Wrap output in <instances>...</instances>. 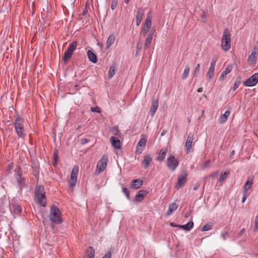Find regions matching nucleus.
I'll use <instances>...</instances> for the list:
<instances>
[{
  "label": "nucleus",
  "mask_w": 258,
  "mask_h": 258,
  "mask_svg": "<svg viewBox=\"0 0 258 258\" xmlns=\"http://www.w3.org/2000/svg\"><path fill=\"white\" fill-rule=\"evenodd\" d=\"M24 122V120L23 118L17 117L14 123L17 134L21 138H24L26 136Z\"/></svg>",
  "instance_id": "obj_1"
},
{
  "label": "nucleus",
  "mask_w": 258,
  "mask_h": 258,
  "mask_svg": "<svg viewBox=\"0 0 258 258\" xmlns=\"http://www.w3.org/2000/svg\"><path fill=\"white\" fill-rule=\"evenodd\" d=\"M60 215L61 212L59 209L55 206H53L50 210V220L53 223L60 224L62 222Z\"/></svg>",
  "instance_id": "obj_2"
},
{
  "label": "nucleus",
  "mask_w": 258,
  "mask_h": 258,
  "mask_svg": "<svg viewBox=\"0 0 258 258\" xmlns=\"http://www.w3.org/2000/svg\"><path fill=\"white\" fill-rule=\"evenodd\" d=\"M36 200L38 203L43 207L46 205L45 192L41 185L37 186L35 190Z\"/></svg>",
  "instance_id": "obj_3"
},
{
  "label": "nucleus",
  "mask_w": 258,
  "mask_h": 258,
  "mask_svg": "<svg viewBox=\"0 0 258 258\" xmlns=\"http://www.w3.org/2000/svg\"><path fill=\"white\" fill-rule=\"evenodd\" d=\"M231 46V35L228 30H225L221 39V47L225 51H228Z\"/></svg>",
  "instance_id": "obj_4"
},
{
  "label": "nucleus",
  "mask_w": 258,
  "mask_h": 258,
  "mask_svg": "<svg viewBox=\"0 0 258 258\" xmlns=\"http://www.w3.org/2000/svg\"><path fill=\"white\" fill-rule=\"evenodd\" d=\"M107 162V156L106 155H103L101 159L97 163L95 171V174L96 175H99L105 169Z\"/></svg>",
  "instance_id": "obj_5"
},
{
  "label": "nucleus",
  "mask_w": 258,
  "mask_h": 258,
  "mask_svg": "<svg viewBox=\"0 0 258 258\" xmlns=\"http://www.w3.org/2000/svg\"><path fill=\"white\" fill-rule=\"evenodd\" d=\"M77 42L73 41L69 46L67 50L64 52L62 60L64 62L68 61L72 56L74 51L76 49Z\"/></svg>",
  "instance_id": "obj_6"
},
{
  "label": "nucleus",
  "mask_w": 258,
  "mask_h": 258,
  "mask_svg": "<svg viewBox=\"0 0 258 258\" xmlns=\"http://www.w3.org/2000/svg\"><path fill=\"white\" fill-rule=\"evenodd\" d=\"M178 161L174 156H170L167 159V166L172 171H174L178 165Z\"/></svg>",
  "instance_id": "obj_7"
},
{
  "label": "nucleus",
  "mask_w": 258,
  "mask_h": 258,
  "mask_svg": "<svg viewBox=\"0 0 258 258\" xmlns=\"http://www.w3.org/2000/svg\"><path fill=\"white\" fill-rule=\"evenodd\" d=\"M10 202L5 196L0 198V212L4 213L9 209Z\"/></svg>",
  "instance_id": "obj_8"
},
{
  "label": "nucleus",
  "mask_w": 258,
  "mask_h": 258,
  "mask_svg": "<svg viewBox=\"0 0 258 258\" xmlns=\"http://www.w3.org/2000/svg\"><path fill=\"white\" fill-rule=\"evenodd\" d=\"M147 142V139L144 136H142V138L139 141L136 146V152L137 154H140L144 150Z\"/></svg>",
  "instance_id": "obj_9"
},
{
  "label": "nucleus",
  "mask_w": 258,
  "mask_h": 258,
  "mask_svg": "<svg viewBox=\"0 0 258 258\" xmlns=\"http://www.w3.org/2000/svg\"><path fill=\"white\" fill-rule=\"evenodd\" d=\"M258 82V73H255L247 79L244 82V85L247 87L255 86Z\"/></svg>",
  "instance_id": "obj_10"
},
{
  "label": "nucleus",
  "mask_w": 258,
  "mask_h": 258,
  "mask_svg": "<svg viewBox=\"0 0 258 258\" xmlns=\"http://www.w3.org/2000/svg\"><path fill=\"white\" fill-rule=\"evenodd\" d=\"M216 61H217L216 58H214L212 60L210 67L209 68L208 71L206 74V77L208 80H211L213 77Z\"/></svg>",
  "instance_id": "obj_11"
},
{
  "label": "nucleus",
  "mask_w": 258,
  "mask_h": 258,
  "mask_svg": "<svg viewBox=\"0 0 258 258\" xmlns=\"http://www.w3.org/2000/svg\"><path fill=\"white\" fill-rule=\"evenodd\" d=\"M187 174L186 173H183L179 175L178 177L177 182L175 185L176 189H179L182 186H183L186 181V177Z\"/></svg>",
  "instance_id": "obj_12"
},
{
  "label": "nucleus",
  "mask_w": 258,
  "mask_h": 258,
  "mask_svg": "<svg viewBox=\"0 0 258 258\" xmlns=\"http://www.w3.org/2000/svg\"><path fill=\"white\" fill-rule=\"evenodd\" d=\"M193 140V135L189 134L187 137L185 145L186 153H188L191 149Z\"/></svg>",
  "instance_id": "obj_13"
},
{
  "label": "nucleus",
  "mask_w": 258,
  "mask_h": 258,
  "mask_svg": "<svg viewBox=\"0 0 258 258\" xmlns=\"http://www.w3.org/2000/svg\"><path fill=\"white\" fill-rule=\"evenodd\" d=\"M154 33V31L151 30L148 34L144 46L145 49H148L150 47Z\"/></svg>",
  "instance_id": "obj_14"
},
{
  "label": "nucleus",
  "mask_w": 258,
  "mask_h": 258,
  "mask_svg": "<svg viewBox=\"0 0 258 258\" xmlns=\"http://www.w3.org/2000/svg\"><path fill=\"white\" fill-rule=\"evenodd\" d=\"M158 101L156 98H153L152 102V105L150 109V113L151 116H154L155 113L158 109Z\"/></svg>",
  "instance_id": "obj_15"
},
{
  "label": "nucleus",
  "mask_w": 258,
  "mask_h": 258,
  "mask_svg": "<svg viewBox=\"0 0 258 258\" xmlns=\"http://www.w3.org/2000/svg\"><path fill=\"white\" fill-rule=\"evenodd\" d=\"M95 249L93 247L90 246L86 250L85 254L83 258H94Z\"/></svg>",
  "instance_id": "obj_16"
},
{
  "label": "nucleus",
  "mask_w": 258,
  "mask_h": 258,
  "mask_svg": "<svg viewBox=\"0 0 258 258\" xmlns=\"http://www.w3.org/2000/svg\"><path fill=\"white\" fill-rule=\"evenodd\" d=\"M233 68V67L232 65L229 64L226 68L225 69V71L222 72L220 77V80L223 81L224 80L225 78L226 77V76L231 72Z\"/></svg>",
  "instance_id": "obj_17"
},
{
  "label": "nucleus",
  "mask_w": 258,
  "mask_h": 258,
  "mask_svg": "<svg viewBox=\"0 0 258 258\" xmlns=\"http://www.w3.org/2000/svg\"><path fill=\"white\" fill-rule=\"evenodd\" d=\"M253 178L248 177L246 182L243 186L244 192L247 193V191L251 187L253 184Z\"/></svg>",
  "instance_id": "obj_18"
},
{
  "label": "nucleus",
  "mask_w": 258,
  "mask_h": 258,
  "mask_svg": "<svg viewBox=\"0 0 258 258\" xmlns=\"http://www.w3.org/2000/svg\"><path fill=\"white\" fill-rule=\"evenodd\" d=\"M144 15V11L142 9H139L136 15V25L139 26L142 22L143 16Z\"/></svg>",
  "instance_id": "obj_19"
},
{
  "label": "nucleus",
  "mask_w": 258,
  "mask_h": 258,
  "mask_svg": "<svg viewBox=\"0 0 258 258\" xmlns=\"http://www.w3.org/2000/svg\"><path fill=\"white\" fill-rule=\"evenodd\" d=\"M167 152V149H161L156 158V160L158 161H163L166 157Z\"/></svg>",
  "instance_id": "obj_20"
},
{
  "label": "nucleus",
  "mask_w": 258,
  "mask_h": 258,
  "mask_svg": "<svg viewBox=\"0 0 258 258\" xmlns=\"http://www.w3.org/2000/svg\"><path fill=\"white\" fill-rule=\"evenodd\" d=\"M110 142L111 143L112 146L116 148V149H119L121 147L120 146V142L119 140L117 139L116 138H115L114 137H112L110 139Z\"/></svg>",
  "instance_id": "obj_21"
},
{
  "label": "nucleus",
  "mask_w": 258,
  "mask_h": 258,
  "mask_svg": "<svg viewBox=\"0 0 258 258\" xmlns=\"http://www.w3.org/2000/svg\"><path fill=\"white\" fill-rule=\"evenodd\" d=\"M87 56L89 60L93 63H96L97 58L96 54L92 51L89 50L87 51Z\"/></svg>",
  "instance_id": "obj_22"
},
{
  "label": "nucleus",
  "mask_w": 258,
  "mask_h": 258,
  "mask_svg": "<svg viewBox=\"0 0 258 258\" xmlns=\"http://www.w3.org/2000/svg\"><path fill=\"white\" fill-rule=\"evenodd\" d=\"M147 194V192L146 190H140L138 194L136 195L135 197V200L136 202H140L141 201L144 196H145Z\"/></svg>",
  "instance_id": "obj_23"
},
{
  "label": "nucleus",
  "mask_w": 258,
  "mask_h": 258,
  "mask_svg": "<svg viewBox=\"0 0 258 258\" xmlns=\"http://www.w3.org/2000/svg\"><path fill=\"white\" fill-rule=\"evenodd\" d=\"M178 208V205L176 203H173L169 205L168 209L167 211L166 215L167 216L170 215L173 212H174Z\"/></svg>",
  "instance_id": "obj_24"
},
{
  "label": "nucleus",
  "mask_w": 258,
  "mask_h": 258,
  "mask_svg": "<svg viewBox=\"0 0 258 258\" xmlns=\"http://www.w3.org/2000/svg\"><path fill=\"white\" fill-rule=\"evenodd\" d=\"M151 21H152V16L151 14L149 12L147 16V18L145 20V23L144 24V27L150 29L151 27Z\"/></svg>",
  "instance_id": "obj_25"
},
{
  "label": "nucleus",
  "mask_w": 258,
  "mask_h": 258,
  "mask_svg": "<svg viewBox=\"0 0 258 258\" xmlns=\"http://www.w3.org/2000/svg\"><path fill=\"white\" fill-rule=\"evenodd\" d=\"M9 209L12 212L13 211L14 213L17 215L20 214L22 211L21 208L18 205L16 204H12L9 207Z\"/></svg>",
  "instance_id": "obj_26"
},
{
  "label": "nucleus",
  "mask_w": 258,
  "mask_h": 258,
  "mask_svg": "<svg viewBox=\"0 0 258 258\" xmlns=\"http://www.w3.org/2000/svg\"><path fill=\"white\" fill-rule=\"evenodd\" d=\"M230 112L229 110L226 111L223 114H222L220 116L219 120V122L220 123H223L227 121L228 117L230 115Z\"/></svg>",
  "instance_id": "obj_27"
},
{
  "label": "nucleus",
  "mask_w": 258,
  "mask_h": 258,
  "mask_svg": "<svg viewBox=\"0 0 258 258\" xmlns=\"http://www.w3.org/2000/svg\"><path fill=\"white\" fill-rule=\"evenodd\" d=\"M152 159L150 155H147L145 156L144 159L142 161V164L143 165L145 169H146L148 167L149 164L152 161Z\"/></svg>",
  "instance_id": "obj_28"
},
{
  "label": "nucleus",
  "mask_w": 258,
  "mask_h": 258,
  "mask_svg": "<svg viewBox=\"0 0 258 258\" xmlns=\"http://www.w3.org/2000/svg\"><path fill=\"white\" fill-rule=\"evenodd\" d=\"M17 171V174L16 175V178L19 184L21 186L23 184V181L21 179L20 175L21 173V168L20 166H18L17 169H15Z\"/></svg>",
  "instance_id": "obj_29"
},
{
  "label": "nucleus",
  "mask_w": 258,
  "mask_h": 258,
  "mask_svg": "<svg viewBox=\"0 0 258 258\" xmlns=\"http://www.w3.org/2000/svg\"><path fill=\"white\" fill-rule=\"evenodd\" d=\"M143 184V182L140 179H135L132 181V187L134 188H139Z\"/></svg>",
  "instance_id": "obj_30"
},
{
  "label": "nucleus",
  "mask_w": 258,
  "mask_h": 258,
  "mask_svg": "<svg viewBox=\"0 0 258 258\" xmlns=\"http://www.w3.org/2000/svg\"><path fill=\"white\" fill-rule=\"evenodd\" d=\"M194 226V223L191 221L189 222L185 225H179L178 227H180L181 229H183L186 231H189Z\"/></svg>",
  "instance_id": "obj_31"
},
{
  "label": "nucleus",
  "mask_w": 258,
  "mask_h": 258,
  "mask_svg": "<svg viewBox=\"0 0 258 258\" xmlns=\"http://www.w3.org/2000/svg\"><path fill=\"white\" fill-rule=\"evenodd\" d=\"M115 40V37L114 35H110L109 36L106 42V47L109 48L111 45L114 43Z\"/></svg>",
  "instance_id": "obj_32"
},
{
  "label": "nucleus",
  "mask_w": 258,
  "mask_h": 258,
  "mask_svg": "<svg viewBox=\"0 0 258 258\" xmlns=\"http://www.w3.org/2000/svg\"><path fill=\"white\" fill-rule=\"evenodd\" d=\"M79 168L77 166H75L72 171L71 178L76 179H77V175L78 174Z\"/></svg>",
  "instance_id": "obj_33"
},
{
  "label": "nucleus",
  "mask_w": 258,
  "mask_h": 258,
  "mask_svg": "<svg viewBox=\"0 0 258 258\" xmlns=\"http://www.w3.org/2000/svg\"><path fill=\"white\" fill-rule=\"evenodd\" d=\"M256 52H252L248 58V62L249 64H252L254 63L256 59Z\"/></svg>",
  "instance_id": "obj_34"
},
{
  "label": "nucleus",
  "mask_w": 258,
  "mask_h": 258,
  "mask_svg": "<svg viewBox=\"0 0 258 258\" xmlns=\"http://www.w3.org/2000/svg\"><path fill=\"white\" fill-rule=\"evenodd\" d=\"M116 71V67L115 66H112L110 67L108 72V77L111 79L115 75Z\"/></svg>",
  "instance_id": "obj_35"
},
{
  "label": "nucleus",
  "mask_w": 258,
  "mask_h": 258,
  "mask_svg": "<svg viewBox=\"0 0 258 258\" xmlns=\"http://www.w3.org/2000/svg\"><path fill=\"white\" fill-rule=\"evenodd\" d=\"M190 71V68L188 66H186L185 67L184 70L183 71V73L182 75V79L183 80H184L186 79L189 75Z\"/></svg>",
  "instance_id": "obj_36"
},
{
  "label": "nucleus",
  "mask_w": 258,
  "mask_h": 258,
  "mask_svg": "<svg viewBox=\"0 0 258 258\" xmlns=\"http://www.w3.org/2000/svg\"><path fill=\"white\" fill-rule=\"evenodd\" d=\"M228 174H229L228 171H225L224 173H222L220 175V178L219 179V181L220 182H222L223 181H224L227 177Z\"/></svg>",
  "instance_id": "obj_37"
},
{
  "label": "nucleus",
  "mask_w": 258,
  "mask_h": 258,
  "mask_svg": "<svg viewBox=\"0 0 258 258\" xmlns=\"http://www.w3.org/2000/svg\"><path fill=\"white\" fill-rule=\"evenodd\" d=\"M200 64H198L197 65V66L196 67V68H195V70H194L192 74L194 77L198 76V75L200 73Z\"/></svg>",
  "instance_id": "obj_38"
},
{
  "label": "nucleus",
  "mask_w": 258,
  "mask_h": 258,
  "mask_svg": "<svg viewBox=\"0 0 258 258\" xmlns=\"http://www.w3.org/2000/svg\"><path fill=\"white\" fill-rule=\"evenodd\" d=\"M213 226V224L211 223H209L205 225L202 229V231H207L211 229Z\"/></svg>",
  "instance_id": "obj_39"
},
{
  "label": "nucleus",
  "mask_w": 258,
  "mask_h": 258,
  "mask_svg": "<svg viewBox=\"0 0 258 258\" xmlns=\"http://www.w3.org/2000/svg\"><path fill=\"white\" fill-rule=\"evenodd\" d=\"M150 29L147 28L143 26L141 31V33L143 34L144 36H146L149 31Z\"/></svg>",
  "instance_id": "obj_40"
},
{
  "label": "nucleus",
  "mask_w": 258,
  "mask_h": 258,
  "mask_svg": "<svg viewBox=\"0 0 258 258\" xmlns=\"http://www.w3.org/2000/svg\"><path fill=\"white\" fill-rule=\"evenodd\" d=\"M210 163V160H207L205 162V163H204L202 165V166H201L202 169L204 170L205 169H206L209 165Z\"/></svg>",
  "instance_id": "obj_41"
},
{
  "label": "nucleus",
  "mask_w": 258,
  "mask_h": 258,
  "mask_svg": "<svg viewBox=\"0 0 258 258\" xmlns=\"http://www.w3.org/2000/svg\"><path fill=\"white\" fill-rule=\"evenodd\" d=\"M258 229V215L256 216L255 219V222H254V227L253 230L254 231H257Z\"/></svg>",
  "instance_id": "obj_42"
},
{
  "label": "nucleus",
  "mask_w": 258,
  "mask_h": 258,
  "mask_svg": "<svg viewBox=\"0 0 258 258\" xmlns=\"http://www.w3.org/2000/svg\"><path fill=\"white\" fill-rule=\"evenodd\" d=\"M122 192L126 196L127 199H130V194L127 189L125 187L122 188Z\"/></svg>",
  "instance_id": "obj_43"
},
{
  "label": "nucleus",
  "mask_w": 258,
  "mask_h": 258,
  "mask_svg": "<svg viewBox=\"0 0 258 258\" xmlns=\"http://www.w3.org/2000/svg\"><path fill=\"white\" fill-rule=\"evenodd\" d=\"M77 179L71 178L70 180V184L71 186H74L76 185L77 183Z\"/></svg>",
  "instance_id": "obj_44"
},
{
  "label": "nucleus",
  "mask_w": 258,
  "mask_h": 258,
  "mask_svg": "<svg viewBox=\"0 0 258 258\" xmlns=\"http://www.w3.org/2000/svg\"><path fill=\"white\" fill-rule=\"evenodd\" d=\"M117 6V1L114 0L113 1L111 4V8L112 10H114Z\"/></svg>",
  "instance_id": "obj_45"
},
{
  "label": "nucleus",
  "mask_w": 258,
  "mask_h": 258,
  "mask_svg": "<svg viewBox=\"0 0 258 258\" xmlns=\"http://www.w3.org/2000/svg\"><path fill=\"white\" fill-rule=\"evenodd\" d=\"M228 232L227 231H224L221 233V237L223 238L224 240H225L226 239V236L228 235Z\"/></svg>",
  "instance_id": "obj_46"
},
{
  "label": "nucleus",
  "mask_w": 258,
  "mask_h": 258,
  "mask_svg": "<svg viewBox=\"0 0 258 258\" xmlns=\"http://www.w3.org/2000/svg\"><path fill=\"white\" fill-rule=\"evenodd\" d=\"M112 132L115 136H118L119 135V132H118V131L117 130V129L116 127L112 128Z\"/></svg>",
  "instance_id": "obj_47"
},
{
  "label": "nucleus",
  "mask_w": 258,
  "mask_h": 258,
  "mask_svg": "<svg viewBox=\"0 0 258 258\" xmlns=\"http://www.w3.org/2000/svg\"><path fill=\"white\" fill-rule=\"evenodd\" d=\"M89 142V140L87 139H82L81 140V143L82 145H85Z\"/></svg>",
  "instance_id": "obj_48"
},
{
  "label": "nucleus",
  "mask_w": 258,
  "mask_h": 258,
  "mask_svg": "<svg viewBox=\"0 0 258 258\" xmlns=\"http://www.w3.org/2000/svg\"><path fill=\"white\" fill-rule=\"evenodd\" d=\"M247 193L244 192V195L243 196L242 199V203H244L247 199Z\"/></svg>",
  "instance_id": "obj_49"
},
{
  "label": "nucleus",
  "mask_w": 258,
  "mask_h": 258,
  "mask_svg": "<svg viewBox=\"0 0 258 258\" xmlns=\"http://www.w3.org/2000/svg\"><path fill=\"white\" fill-rule=\"evenodd\" d=\"M91 110L92 112H100V109L98 107H91Z\"/></svg>",
  "instance_id": "obj_50"
},
{
  "label": "nucleus",
  "mask_w": 258,
  "mask_h": 258,
  "mask_svg": "<svg viewBox=\"0 0 258 258\" xmlns=\"http://www.w3.org/2000/svg\"><path fill=\"white\" fill-rule=\"evenodd\" d=\"M239 83L238 82H235L234 84V86L233 87V90L234 91L239 86Z\"/></svg>",
  "instance_id": "obj_51"
},
{
  "label": "nucleus",
  "mask_w": 258,
  "mask_h": 258,
  "mask_svg": "<svg viewBox=\"0 0 258 258\" xmlns=\"http://www.w3.org/2000/svg\"><path fill=\"white\" fill-rule=\"evenodd\" d=\"M111 254L110 252H108L106 253L102 258H111Z\"/></svg>",
  "instance_id": "obj_52"
},
{
  "label": "nucleus",
  "mask_w": 258,
  "mask_h": 258,
  "mask_svg": "<svg viewBox=\"0 0 258 258\" xmlns=\"http://www.w3.org/2000/svg\"><path fill=\"white\" fill-rule=\"evenodd\" d=\"M218 172L217 171V172H213L209 176H211V177H217L218 176Z\"/></svg>",
  "instance_id": "obj_53"
},
{
  "label": "nucleus",
  "mask_w": 258,
  "mask_h": 258,
  "mask_svg": "<svg viewBox=\"0 0 258 258\" xmlns=\"http://www.w3.org/2000/svg\"><path fill=\"white\" fill-rule=\"evenodd\" d=\"M57 157H58L57 153L55 152L54 153V160H55L54 163V164H55L56 163Z\"/></svg>",
  "instance_id": "obj_54"
},
{
  "label": "nucleus",
  "mask_w": 258,
  "mask_h": 258,
  "mask_svg": "<svg viewBox=\"0 0 258 258\" xmlns=\"http://www.w3.org/2000/svg\"><path fill=\"white\" fill-rule=\"evenodd\" d=\"M200 187V184L198 183H197L194 187V190H196L197 189H198L199 188V187Z\"/></svg>",
  "instance_id": "obj_55"
},
{
  "label": "nucleus",
  "mask_w": 258,
  "mask_h": 258,
  "mask_svg": "<svg viewBox=\"0 0 258 258\" xmlns=\"http://www.w3.org/2000/svg\"><path fill=\"white\" fill-rule=\"evenodd\" d=\"M141 49V45H140L139 44H138L137 46V52H136L138 53V51H139Z\"/></svg>",
  "instance_id": "obj_56"
},
{
  "label": "nucleus",
  "mask_w": 258,
  "mask_h": 258,
  "mask_svg": "<svg viewBox=\"0 0 258 258\" xmlns=\"http://www.w3.org/2000/svg\"><path fill=\"white\" fill-rule=\"evenodd\" d=\"M245 229H244V228H242V229L240 230V232H239V236L242 235L243 234V233L245 232Z\"/></svg>",
  "instance_id": "obj_57"
},
{
  "label": "nucleus",
  "mask_w": 258,
  "mask_h": 258,
  "mask_svg": "<svg viewBox=\"0 0 258 258\" xmlns=\"http://www.w3.org/2000/svg\"><path fill=\"white\" fill-rule=\"evenodd\" d=\"M203 88H199L198 89V92H202L203 91Z\"/></svg>",
  "instance_id": "obj_58"
},
{
  "label": "nucleus",
  "mask_w": 258,
  "mask_h": 258,
  "mask_svg": "<svg viewBox=\"0 0 258 258\" xmlns=\"http://www.w3.org/2000/svg\"><path fill=\"white\" fill-rule=\"evenodd\" d=\"M166 134L165 131H163L161 134V136H163Z\"/></svg>",
  "instance_id": "obj_59"
},
{
  "label": "nucleus",
  "mask_w": 258,
  "mask_h": 258,
  "mask_svg": "<svg viewBox=\"0 0 258 258\" xmlns=\"http://www.w3.org/2000/svg\"><path fill=\"white\" fill-rule=\"evenodd\" d=\"M170 225L172 227H178V226H179L175 225L173 223H171Z\"/></svg>",
  "instance_id": "obj_60"
},
{
  "label": "nucleus",
  "mask_w": 258,
  "mask_h": 258,
  "mask_svg": "<svg viewBox=\"0 0 258 258\" xmlns=\"http://www.w3.org/2000/svg\"><path fill=\"white\" fill-rule=\"evenodd\" d=\"M130 0H124V2L126 4H128Z\"/></svg>",
  "instance_id": "obj_61"
},
{
  "label": "nucleus",
  "mask_w": 258,
  "mask_h": 258,
  "mask_svg": "<svg viewBox=\"0 0 258 258\" xmlns=\"http://www.w3.org/2000/svg\"><path fill=\"white\" fill-rule=\"evenodd\" d=\"M231 154L232 155L234 154V151H232V152H231Z\"/></svg>",
  "instance_id": "obj_62"
},
{
  "label": "nucleus",
  "mask_w": 258,
  "mask_h": 258,
  "mask_svg": "<svg viewBox=\"0 0 258 258\" xmlns=\"http://www.w3.org/2000/svg\"><path fill=\"white\" fill-rule=\"evenodd\" d=\"M11 168H12V167L10 165H9V170H11Z\"/></svg>",
  "instance_id": "obj_63"
},
{
  "label": "nucleus",
  "mask_w": 258,
  "mask_h": 258,
  "mask_svg": "<svg viewBox=\"0 0 258 258\" xmlns=\"http://www.w3.org/2000/svg\"><path fill=\"white\" fill-rule=\"evenodd\" d=\"M185 217H188L187 215H185Z\"/></svg>",
  "instance_id": "obj_64"
}]
</instances>
